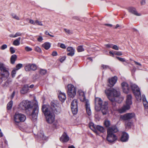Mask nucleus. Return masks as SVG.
Instances as JSON below:
<instances>
[{
	"label": "nucleus",
	"mask_w": 148,
	"mask_h": 148,
	"mask_svg": "<svg viewBox=\"0 0 148 148\" xmlns=\"http://www.w3.org/2000/svg\"><path fill=\"white\" fill-rule=\"evenodd\" d=\"M60 47L61 48H62V49H65L66 48V47L65 46V45H64V44H63V43H61L60 44Z\"/></svg>",
	"instance_id": "nucleus-55"
},
{
	"label": "nucleus",
	"mask_w": 148,
	"mask_h": 148,
	"mask_svg": "<svg viewBox=\"0 0 148 148\" xmlns=\"http://www.w3.org/2000/svg\"><path fill=\"white\" fill-rule=\"evenodd\" d=\"M78 97L80 100L84 102L85 104V107L87 114L90 116L91 114V111L90 109V104L89 101L86 99L84 92L81 90H79L78 92Z\"/></svg>",
	"instance_id": "nucleus-4"
},
{
	"label": "nucleus",
	"mask_w": 148,
	"mask_h": 148,
	"mask_svg": "<svg viewBox=\"0 0 148 148\" xmlns=\"http://www.w3.org/2000/svg\"><path fill=\"white\" fill-rule=\"evenodd\" d=\"M12 81L10 79L5 81L2 85V86L4 88H6L9 87L12 84Z\"/></svg>",
	"instance_id": "nucleus-21"
},
{
	"label": "nucleus",
	"mask_w": 148,
	"mask_h": 148,
	"mask_svg": "<svg viewBox=\"0 0 148 148\" xmlns=\"http://www.w3.org/2000/svg\"><path fill=\"white\" fill-rule=\"evenodd\" d=\"M95 108L97 111H99L101 110V107L103 106V103L101 99L99 97H95Z\"/></svg>",
	"instance_id": "nucleus-12"
},
{
	"label": "nucleus",
	"mask_w": 148,
	"mask_h": 148,
	"mask_svg": "<svg viewBox=\"0 0 148 148\" xmlns=\"http://www.w3.org/2000/svg\"><path fill=\"white\" fill-rule=\"evenodd\" d=\"M105 25L108 26L109 27H112V25L111 24H105Z\"/></svg>",
	"instance_id": "nucleus-61"
},
{
	"label": "nucleus",
	"mask_w": 148,
	"mask_h": 148,
	"mask_svg": "<svg viewBox=\"0 0 148 148\" xmlns=\"http://www.w3.org/2000/svg\"><path fill=\"white\" fill-rule=\"evenodd\" d=\"M112 45L113 44H108L104 45V46L107 48H112Z\"/></svg>",
	"instance_id": "nucleus-50"
},
{
	"label": "nucleus",
	"mask_w": 148,
	"mask_h": 148,
	"mask_svg": "<svg viewBox=\"0 0 148 148\" xmlns=\"http://www.w3.org/2000/svg\"><path fill=\"white\" fill-rule=\"evenodd\" d=\"M58 98L62 102H63L66 98V95L65 93L60 91L59 92Z\"/></svg>",
	"instance_id": "nucleus-23"
},
{
	"label": "nucleus",
	"mask_w": 148,
	"mask_h": 148,
	"mask_svg": "<svg viewBox=\"0 0 148 148\" xmlns=\"http://www.w3.org/2000/svg\"><path fill=\"white\" fill-rule=\"evenodd\" d=\"M23 66V64H18L16 66V68H15L16 70H18L21 69Z\"/></svg>",
	"instance_id": "nucleus-41"
},
{
	"label": "nucleus",
	"mask_w": 148,
	"mask_h": 148,
	"mask_svg": "<svg viewBox=\"0 0 148 148\" xmlns=\"http://www.w3.org/2000/svg\"><path fill=\"white\" fill-rule=\"evenodd\" d=\"M89 127L91 130L97 134L99 135V133L96 130V126L94 125L93 123H91L89 124Z\"/></svg>",
	"instance_id": "nucleus-27"
},
{
	"label": "nucleus",
	"mask_w": 148,
	"mask_h": 148,
	"mask_svg": "<svg viewBox=\"0 0 148 148\" xmlns=\"http://www.w3.org/2000/svg\"><path fill=\"white\" fill-rule=\"evenodd\" d=\"M117 80V78L116 76H114L108 79V86L110 87H112L116 83Z\"/></svg>",
	"instance_id": "nucleus-18"
},
{
	"label": "nucleus",
	"mask_w": 148,
	"mask_h": 148,
	"mask_svg": "<svg viewBox=\"0 0 148 148\" xmlns=\"http://www.w3.org/2000/svg\"><path fill=\"white\" fill-rule=\"evenodd\" d=\"M134 62H135V64L137 65H139L140 66H141V64L140 63L136 61H134Z\"/></svg>",
	"instance_id": "nucleus-60"
},
{
	"label": "nucleus",
	"mask_w": 148,
	"mask_h": 148,
	"mask_svg": "<svg viewBox=\"0 0 148 148\" xmlns=\"http://www.w3.org/2000/svg\"><path fill=\"white\" fill-rule=\"evenodd\" d=\"M132 96L131 95H128L127 96L126 104L124 105L121 108L118 110V111L119 113H124L130 109V106L132 104Z\"/></svg>",
	"instance_id": "nucleus-5"
},
{
	"label": "nucleus",
	"mask_w": 148,
	"mask_h": 148,
	"mask_svg": "<svg viewBox=\"0 0 148 148\" xmlns=\"http://www.w3.org/2000/svg\"><path fill=\"white\" fill-rule=\"evenodd\" d=\"M112 48L113 49L115 50H119V47L117 46L116 45H112Z\"/></svg>",
	"instance_id": "nucleus-53"
},
{
	"label": "nucleus",
	"mask_w": 148,
	"mask_h": 148,
	"mask_svg": "<svg viewBox=\"0 0 148 148\" xmlns=\"http://www.w3.org/2000/svg\"><path fill=\"white\" fill-rule=\"evenodd\" d=\"M116 58L121 62H125V60L124 58H121L118 57H117Z\"/></svg>",
	"instance_id": "nucleus-49"
},
{
	"label": "nucleus",
	"mask_w": 148,
	"mask_h": 148,
	"mask_svg": "<svg viewBox=\"0 0 148 148\" xmlns=\"http://www.w3.org/2000/svg\"><path fill=\"white\" fill-rule=\"evenodd\" d=\"M71 108L73 114H76L78 111L77 101L76 99H74L71 103Z\"/></svg>",
	"instance_id": "nucleus-14"
},
{
	"label": "nucleus",
	"mask_w": 148,
	"mask_h": 148,
	"mask_svg": "<svg viewBox=\"0 0 148 148\" xmlns=\"http://www.w3.org/2000/svg\"><path fill=\"white\" fill-rule=\"evenodd\" d=\"M26 119L25 115L21 113H16L14 116V120L15 123H18L20 122L24 121Z\"/></svg>",
	"instance_id": "nucleus-9"
},
{
	"label": "nucleus",
	"mask_w": 148,
	"mask_h": 148,
	"mask_svg": "<svg viewBox=\"0 0 148 148\" xmlns=\"http://www.w3.org/2000/svg\"><path fill=\"white\" fill-rule=\"evenodd\" d=\"M67 50L69 52L67 53V55L69 56H72L74 55L75 53V49L72 47H69L67 48Z\"/></svg>",
	"instance_id": "nucleus-25"
},
{
	"label": "nucleus",
	"mask_w": 148,
	"mask_h": 148,
	"mask_svg": "<svg viewBox=\"0 0 148 148\" xmlns=\"http://www.w3.org/2000/svg\"><path fill=\"white\" fill-rule=\"evenodd\" d=\"M7 45L6 44H4L0 47V49L1 50H4L7 48Z\"/></svg>",
	"instance_id": "nucleus-42"
},
{
	"label": "nucleus",
	"mask_w": 148,
	"mask_h": 148,
	"mask_svg": "<svg viewBox=\"0 0 148 148\" xmlns=\"http://www.w3.org/2000/svg\"><path fill=\"white\" fill-rule=\"evenodd\" d=\"M116 55L118 56H121L122 55V52L121 51H118L116 53Z\"/></svg>",
	"instance_id": "nucleus-58"
},
{
	"label": "nucleus",
	"mask_w": 148,
	"mask_h": 148,
	"mask_svg": "<svg viewBox=\"0 0 148 148\" xmlns=\"http://www.w3.org/2000/svg\"><path fill=\"white\" fill-rule=\"evenodd\" d=\"M35 50L39 53H40L42 51L41 48L38 46H36L35 47Z\"/></svg>",
	"instance_id": "nucleus-40"
},
{
	"label": "nucleus",
	"mask_w": 148,
	"mask_h": 148,
	"mask_svg": "<svg viewBox=\"0 0 148 148\" xmlns=\"http://www.w3.org/2000/svg\"><path fill=\"white\" fill-rule=\"evenodd\" d=\"M38 137L42 140H44L45 138L44 136V133L42 132H41L38 134Z\"/></svg>",
	"instance_id": "nucleus-33"
},
{
	"label": "nucleus",
	"mask_w": 148,
	"mask_h": 148,
	"mask_svg": "<svg viewBox=\"0 0 148 148\" xmlns=\"http://www.w3.org/2000/svg\"><path fill=\"white\" fill-rule=\"evenodd\" d=\"M96 130L101 133H103L104 131L103 127L100 125H97L96 126Z\"/></svg>",
	"instance_id": "nucleus-31"
},
{
	"label": "nucleus",
	"mask_w": 148,
	"mask_h": 148,
	"mask_svg": "<svg viewBox=\"0 0 148 148\" xmlns=\"http://www.w3.org/2000/svg\"><path fill=\"white\" fill-rule=\"evenodd\" d=\"M132 125V123L131 122L126 121L125 123V127L126 129L130 128Z\"/></svg>",
	"instance_id": "nucleus-34"
},
{
	"label": "nucleus",
	"mask_w": 148,
	"mask_h": 148,
	"mask_svg": "<svg viewBox=\"0 0 148 148\" xmlns=\"http://www.w3.org/2000/svg\"><path fill=\"white\" fill-rule=\"evenodd\" d=\"M103 68L104 69H109L110 68L109 66L107 65H103L102 66Z\"/></svg>",
	"instance_id": "nucleus-52"
},
{
	"label": "nucleus",
	"mask_w": 148,
	"mask_h": 148,
	"mask_svg": "<svg viewBox=\"0 0 148 148\" xmlns=\"http://www.w3.org/2000/svg\"><path fill=\"white\" fill-rule=\"evenodd\" d=\"M68 148H75V147L73 145L69 146L68 147Z\"/></svg>",
	"instance_id": "nucleus-64"
},
{
	"label": "nucleus",
	"mask_w": 148,
	"mask_h": 148,
	"mask_svg": "<svg viewBox=\"0 0 148 148\" xmlns=\"http://www.w3.org/2000/svg\"><path fill=\"white\" fill-rule=\"evenodd\" d=\"M104 124L107 127H109L110 125V121L108 120H105L104 122Z\"/></svg>",
	"instance_id": "nucleus-39"
},
{
	"label": "nucleus",
	"mask_w": 148,
	"mask_h": 148,
	"mask_svg": "<svg viewBox=\"0 0 148 148\" xmlns=\"http://www.w3.org/2000/svg\"><path fill=\"white\" fill-rule=\"evenodd\" d=\"M17 56L16 55L13 54L12 56L10 58L11 63L12 64L14 63L15 61L16 60Z\"/></svg>",
	"instance_id": "nucleus-30"
},
{
	"label": "nucleus",
	"mask_w": 148,
	"mask_h": 148,
	"mask_svg": "<svg viewBox=\"0 0 148 148\" xmlns=\"http://www.w3.org/2000/svg\"><path fill=\"white\" fill-rule=\"evenodd\" d=\"M37 40L39 42H41L43 40L42 37L40 36H38L37 38Z\"/></svg>",
	"instance_id": "nucleus-47"
},
{
	"label": "nucleus",
	"mask_w": 148,
	"mask_h": 148,
	"mask_svg": "<svg viewBox=\"0 0 148 148\" xmlns=\"http://www.w3.org/2000/svg\"><path fill=\"white\" fill-rule=\"evenodd\" d=\"M69 139V137L65 133H64L60 138V140L63 142H67Z\"/></svg>",
	"instance_id": "nucleus-22"
},
{
	"label": "nucleus",
	"mask_w": 148,
	"mask_h": 148,
	"mask_svg": "<svg viewBox=\"0 0 148 148\" xmlns=\"http://www.w3.org/2000/svg\"><path fill=\"white\" fill-rule=\"evenodd\" d=\"M51 45L50 43L48 42H46L42 45V46L45 49L48 50L51 47Z\"/></svg>",
	"instance_id": "nucleus-29"
},
{
	"label": "nucleus",
	"mask_w": 148,
	"mask_h": 148,
	"mask_svg": "<svg viewBox=\"0 0 148 148\" xmlns=\"http://www.w3.org/2000/svg\"><path fill=\"white\" fill-rule=\"evenodd\" d=\"M25 69L26 71H29L30 69V64L26 65L25 67Z\"/></svg>",
	"instance_id": "nucleus-45"
},
{
	"label": "nucleus",
	"mask_w": 148,
	"mask_h": 148,
	"mask_svg": "<svg viewBox=\"0 0 148 148\" xmlns=\"http://www.w3.org/2000/svg\"><path fill=\"white\" fill-rule=\"evenodd\" d=\"M17 71L16 69H14L13 70H12V77H14L15 76V75L16 74V71Z\"/></svg>",
	"instance_id": "nucleus-48"
},
{
	"label": "nucleus",
	"mask_w": 148,
	"mask_h": 148,
	"mask_svg": "<svg viewBox=\"0 0 148 148\" xmlns=\"http://www.w3.org/2000/svg\"><path fill=\"white\" fill-rule=\"evenodd\" d=\"M129 135L125 132H123L122 133L121 140V141L125 142L127 141L128 139Z\"/></svg>",
	"instance_id": "nucleus-24"
},
{
	"label": "nucleus",
	"mask_w": 148,
	"mask_h": 148,
	"mask_svg": "<svg viewBox=\"0 0 148 148\" xmlns=\"http://www.w3.org/2000/svg\"><path fill=\"white\" fill-rule=\"evenodd\" d=\"M121 86L123 92L126 94L129 92V87L128 84L125 82H123L121 84Z\"/></svg>",
	"instance_id": "nucleus-19"
},
{
	"label": "nucleus",
	"mask_w": 148,
	"mask_h": 148,
	"mask_svg": "<svg viewBox=\"0 0 148 148\" xmlns=\"http://www.w3.org/2000/svg\"><path fill=\"white\" fill-rule=\"evenodd\" d=\"M65 59H66V57H63L60 58V61L61 62H62L65 60Z\"/></svg>",
	"instance_id": "nucleus-56"
},
{
	"label": "nucleus",
	"mask_w": 148,
	"mask_h": 148,
	"mask_svg": "<svg viewBox=\"0 0 148 148\" xmlns=\"http://www.w3.org/2000/svg\"><path fill=\"white\" fill-rule=\"evenodd\" d=\"M29 86L27 85H24L20 90L21 94H24L28 92Z\"/></svg>",
	"instance_id": "nucleus-26"
},
{
	"label": "nucleus",
	"mask_w": 148,
	"mask_h": 148,
	"mask_svg": "<svg viewBox=\"0 0 148 148\" xmlns=\"http://www.w3.org/2000/svg\"><path fill=\"white\" fill-rule=\"evenodd\" d=\"M42 110L45 116L54 114L53 109L51 106L44 105L42 107Z\"/></svg>",
	"instance_id": "nucleus-8"
},
{
	"label": "nucleus",
	"mask_w": 148,
	"mask_h": 148,
	"mask_svg": "<svg viewBox=\"0 0 148 148\" xmlns=\"http://www.w3.org/2000/svg\"><path fill=\"white\" fill-rule=\"evenodd\" d=\"M118 131V129L116 125H114L109 127L107 130L106 139L110 143H112L117 139V137L114 134Z\"/></svg>",
	"instance_id": "nucleus-2"
},
{
	"label": "nucleus",
	"mask_w": 148,
	"mask_h": 148,
	"mask_svg": "<svg viewBox=\"0 0 148 148\" xmlns=\"http://www.w3.org/2000/svg\"><path fill=\"white\" fill-rule=\"evenodd\" d=\"M105 93L108 99L112 102V105L115 107L116 105L114 97H118L120 94L119 91L114 89H106L105 90Z\"/></svg>",
	"instance_id": "nucleus-3"
},
{
	"label": "nucleus",
	"mask_w": 148,
	"mask_h": 148,
	"mask_svg": "<svg viewBox=\"0 0 148 148\" xmlns=\"http://www.w3.org/2000/svg\"><path fill=\"white\" fill-rule=\"evenodd\" d=\"M15 91H14L13 92H12V96H11V97L12 98H13V97H14V95H15Z\"/></svg>",
	"instance_id": "nucleus-62"
},
{
	"label": "nucleus",
	"mask_w": 148,
	"mask_h": 148,
	"mask_svg": "<svg viewBox=\"0 0 148 148\" xmlns=\"http://www.w3.org/2000/svg\"><path fill=\"white\" fill-rule=\"evenodd\" d=\"M47 122L49 124L53 123L54 127H56L58 125L57 121H55V116L54 114L45 116Z\"/></svg>",
	"instance_id": "nucleus-11"
},
{
	"label": "nucleus",
	"mask_w": 148,
	"mask_h": 148,
	"mask_svg": "<svg viewBox=\"0 0 148 148\" xmlns=\"http://www.w3.org/2000/svg\"><path fill=\"white\" fill-rule=\"evenodd\" d=\"M9 36L12 38H15V35L13 34H10L9 35Z\"/></svg>",
	"instance_id": "nucleus-63"
},
{
	"label": "nucleus",
	"mask_w": 148,
	"mask_h": 148,
	"mask_svg": "<svg viewBox=\"0 0 148 148\" xmlns=\"http://www.w3.org/2000/svg\"><path fill=\"white\" fill-rule=\"evenodd\" d=\"M131 87L137 101L138 102L141 101L142 97L140 89L138 87L134 84H132Z\"/></svg>",
	"instance_id": "nucleus-7"
},
{
	"label": "nucleus",
	"mask_w": 148,
	"mask_h": 148,
	"mask_svg": "<svg viewBox=\"0 0 148 148\" xmlns=\"http://www.w3.org/2000/svg\"><path fill=\"white\" fill-rule=\"evenodd\" d=\"M135 116V114L134 113H130L121 115L120 118L123 120H128L134 118Z\"/></svg>",
	"instance_id": "nucleus-15"
},
{
	"label": "nucleus",
	"mask_w": 148,
	"mask_h": 148,
	"mask_svg": "<svg viewBox=\"0 0 148 148\" xmlns=\"http://www.w3.org/2000/svg\"><path fill=\"white\" fill-rule=\"evenodd\" d=\"M13 101H10L7 105V108L8 110L11 109L13 105Z\"/></svg>",
	"instance_id": "nucleus-36"
},
{
	"label": "nucleus",
	"mask_w": 148,
	"mask_h": 148,
	"mask_svg": "<svg viewBox=\"0 0 148 148\" xmlns=\"http://www.w3.org/2000/svg\"><path fill=\"white\" fill-rule=\"evenodd\" d=\"M108 102L105 101L103 103V106L101 107V112L103 115L106 114L108 112Z\"/></svg>",
	"instance_id": "nucleus-16"
},
{
	"label": "nucleus",
	"mask_w": 148,
	"mask_h": 148,
	"mask_svg": "<svg viewBox=\"0 0 148 148\" xmlns=\"http://www.w3.org/2000/svg\"><path fill=\"white\" fill-rule=\"evenodd\" d=\"M145 3V0H142L140 2V3L142 5H143Z\"/></svg>",
	"instance_id": "nucleus-59"
},
{
	"label": "nucleus",
	"mask_w": 148,
	"mask_h": 148,
	"mask_svg": "<svg viewBox=\"0 0 148 148\" xmlns=\"http://www.w3.org/2000/svg\"><path fill=\"white\" fill-rule=\"evenodd\" d=\"M144 107L146 108H148V102L147 101L146 97L144 95H142Z\"/></svg>",
	"instance_id": "nucleus-28"
},
{
	"label": "nucleus",
	"mask_w": 148,
	"mask_h": 148,
	"mask_svg": "<svg viewBox=\"0 0 148 148\" xmlns=\"http://www.w3.org/2000/svg\"><path fill=\"white\" fill-rule=\"evenodd\" d=\"M25 50L27 52L30 51L32 50V49L31 48L28 46L25 47Z\"/></svg>",
	"instance_id": "nucleus-43"
},
{
	"label": "nucleus",
	"mask_w": 148,
	"mask_h": 148,
	"mask_svg": "<svg viewBox=\"0 0 148 148\" xmlns=\"http://www.w3.org/2000/svg\"><path fill=\"white\" fill-rule=\"evenodd\" d=\"M64 30L66 33L68 34H72V32L70 30L67 29H64Z\"/></svg>",
	"instance_id": "nucleus-46"
},
{
	"label": "nucleus",
	"mask_w": 148,
	"mask_h": 148,
	"mask_svg": "<svg viewBox=\"0 0 148 148\" xmlns=\"http://www.w3.org/2000/svg\"><path fill=\"white\" fill-rule=\"evenodd\" d=\"M77 50L79 52L83 51H84V49L83 48V46L79 45L78 46Z\"/></svg>",
	"instance_id": "nucleus-35"
},
{
	"label": "nucleus",
	"mask_w": 148,
	"mask_h": 148,
	"mask_svg": "<svg viewBox=\"0 0 148 148\" xmlns=\"http://www.w3.org/2000/svg\"><path fill=\"white\" fill-rule=\"evenodd\" d=\"M10 52L12 54L14 53L15 52V50L14 48L12 47H10Z\"/></svg>",
	"instance_id": "nucleus-51"
},
{
	"label": "nucleus",
	"mask_w": 148,
	"mask_h": 148,
	"mask_svg": "<svg viewBox=\"0 0 148 148\" xmlns=\"http://www.w3.org/2000/svg\"><path fill=\"white\" fill-rule=\"evenodd\" d=\"M30 69L33 71H35L37 69L36 66L34 64H30Z\"/></svg>",
	"instance_id": "nucleus-38"
},
{
	"label": "nucleus",
	"mask_w": 148,
	"mask_h": 148,
	"mask_svg": "<svg viewBox=\"0 0 148 148\" xmlns=\"http://www.w3.org/2000/svg\"><path fill=\"white\" fill-rule=\"evenodd\" d=\"M11 16L13 18L17 20H20L19 17L15 14L12 13L11 14Z\"/></svg>",
	"instance_id": "nucleus-37"
},
{
	"label": "nucleus",
	"mask_w": 148,
	"mask_h": 148,
	"mask_svg": "<svg viewBox=\"0 0 148 148\" xmlns=\"http://www.w3.org/2000/svg\"><path fill=\"white\" fill-rule=\"evenodd\" d=\"M0 74L1 77L0 78V84L3 82V80L8 79L9 73L7 69L1 63H0Z\"/></svg>",
	"instance_id": "nucleus-6"
},
{
	"label": "nucleus",
	"mask_w": 148,
	"mask_h": 148,
	"mask_svg": "<svg viewBox=\"0 0 148 148\" xmlns=\"http://www.w3.org/2000/svg\"><path fill=\"white\" fill-rule=\"evenodd\" d=\"M46 73L47 71L46 70L42 69L40 70V73L41 75H45L46 74Z\"/></svg>",
	"instance_id": "nucleus-44"
},
{
	"label": "nucleus",
	"mask_w": 148,
	"mask_h": 148,
	"mask_svg": "<svg viewBox=\"0 0 148 148\" xmlns=\"http://www.w3.org/2000/svg\"><path fill=\"white\" fill-rule=\"evenodd\" d=\"M21 34L20 32H17L16 33L15 35V37H16L18 36H21Z\"/></svg>",
	"instance_id": "nucleus-54"
},
{
	"label": "nucleus",
	"mask_w": 148,
	"mask_h": 148,
	"mask_svg": "<svg viewBox=\"0 0 148 148\" xmlns=\"http://www.w3.org/2000/svg\"><path fill=\"white\" fill-rule=\"evenodd\" d=\"M51 105L53 109L54 113L55 112L56 114L60 113L62 110L60 104L56 105L52 101L51 103Z\"/></svg>",
	"instance_id": "nucleus-13"
},
{
	"label": "nucleus",
	"mask_w": 148,
	"mask_h": 148,
	"mask_svg": "<svg viewBox=\"0 0 148 148\" xmlns=\"http://www.w3.org/2000/svg\"><path fill=\"white\" fill-rule=\"evenodd\" d=\"M21 38H18L15 40L13 42V44L15 46H18L20 44V41L21 40Z\"/></svg>",
	"instance_id": "nucleus-32"
},
{
	"label": "nucleus",
	"mask_w": 148,
	"mask_h": 148,
	"mask_svg": "<svg viewBox=\"0 0 148 148\" xmlns=\"http://www.w3.org/2000/svg\"><path fill=\"white\" fill-rule=\"evenodd\" d=\"M32 102L28 100H24L22 101L18 105V108L20 110H25L30 109L32 111L31 114L33 119L36 120L37 118V114L38 112V106L36 105L33 108Z\"/></svg>",
	"instance_id": "nucleus-1"
},
{
	"label": "nucleus",
	"mask_w": 148,
	"mask_h": 148,
	"mask_svg": "<svg viewBox=\"0 0 148 148\" xmlns=\"http://www.w3.org/2000/svg\"><path fill=\"white\" fill-rule=\"evenodd\" d=\"M29 22L34 25H37L39 26H42L43 25L42 21L38 19H36L34 21L32 19H30Z\"/></svg>",
	"instance_id": "nucleus-20"
},
{
	"label": "nucleus",
	"mask_w": 148,
	"mask_h": 148,
	"mask_svg": "<svg viewBox=\"0 0 148 148\" xmlns=\"http://www.w3.org/2000/svg\"><path fill=\"white\" fill-rule=\"evenodd\" d=\"M128 10L130 13L138 16H140L141 15V13L138 12L136 9L133 7H130L128 8Z\"/></svg>",
	"instance_id": "nucleus-17"
},
{
	"label": "nucleus",
	"mask_w": 148,
	"mask_h": 148,
	"mask_svg": "<svg viewBox=\"0 0 148 148\" xmlns=\"http://www.w3.org/2000/svg\"><path fill=\"white\" fill-rule=\"evenodd\" d=\"M52 55L53 56H56L57 55V53L56 51H53L52 53Z\"/></svg>",
	"instance_id": "nucleus-57"
},
{
	"label": "nucleus",
	"mask_w": 148,
	"mask_h": 148,
	"mask_svg": "<svg viewBox=\"0 0 148 148\" xmlns=\"http://www.w3.org/2000/svg\"><path fill=\"white\" fill-rule=\"evenodd\" d=\"M67 92L69 97L70 98H73L76 94V88L72 84H69L67 86Z\"/></svg>",
	"instance_id": "nucleus-10"
}]
</instances>
